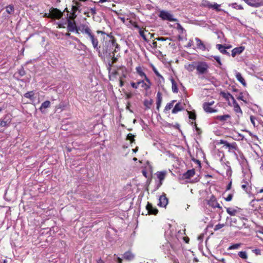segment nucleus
<instances>
[{
    "label": "nucleus",
    "instance_id": "nucleus-18",
    "mask_svg": "<svg viewBox=\"0 0 263 263\" xmlns=\"http://www.w3.org/2000/svg\"><path fill=\"white\" fill-rule=\"evenodd\" d=\"M183 109H184V108H183V106L182 105V104L180 102H178L175 105L172 112L173 114H175L177 113L178 111L183 110Z\"/></svg>",
    "mask_w": 263,
    "mask_h": 263
},
{
    "label": "nucleus",
    "instance_id": "nucleus-61",
    "mask_svg": "<svg viewBox=\"0 0 263 263\" xmlns=\"http://www.w3.org/2000/svg\"><path fill=\"white\" fill-rule=\"evenodd\" d=\"M119 50H120L119 46L118 49L117 48H116V46H115V48H114V49H113V53H112V54H115V53L118 52L119 51Z\"/></svg>",
    "mask_w": 263,
    "mask_h": 263
},
{
    "label": "nucleus",
    "instance_id": "nucleus-35",
    "mask_svg": "<svg viewBox=\"0 0 263 263\" xmlns=\"http://www.w3.org/2000/svg\"><path fill=\"white\" fill-rule=\"evenodd\" d=\"M6 12L9 14H13L14 12V6L12 5H9L6 8Z\"/></svg>",
    "mask_w": 263,
    "mask_h": 263
},
{
    "label": "nucleus",
    "instance_id": "nucleus-50",
    "mask_svg": "<svg viewBox=\"0 0 263 263\" xmlns=\"http://www.w3.org/2000/svg\"><path fill=\"white\" fill-rule=\"evenodd\" d=\"M97 33L98 34H99V33H101V34L103 35L104 36H103V39L105 40V35H106V39H108L109 38V36L107 34H106L104 32L102 31H100V30H98L97 31Z\"/></svg>",
    "mask_w": 263,
    "mask_h": 263
},
{
    "label": "nucleus",
    "instance_id": "nucleus-4",
    "mask_svg": "<svg viewBox=\"0 0 263 263\" xmlns=\"http://www.w3.org/2000/svg\"><path fill=\"white\" fill-rule=\"evenodd\" d=\"M88 36L91 42L93 47L98 52L99 55H100L101 54L100 46H98L99 42L97 39L92 32L88 35Z\"/></svg>",
    "mask_w": 263,
    "mask_h": 263
},
{
    "label": "nucleus",
    "instance_id": "nucleus-52",
    "mask_svg": "<svg viewBox=\"0 0 263 263\" xmlns=\"http://www.w3.org/2000/svg\"><path fill=\"white\" fill-rule=\"evenodd\" d=\"M109 58H111L112 64L116 63L118 59V58L115 57V54H111V56H110Z\"/></svg>",
    "mask_w": 263,
    "mask_h": 263
},
{
    "label": "nucleus",
    "instance_id": "nucleus-59",
    "mask_svg": "<svg viewBox=\"0 0 263 263\" xmlns=\"http://www.w3.org/2000/svg\"><path fill=\"white\" fill-rule=\"evenodd\" d=\"M193 41L192 40H190L189 43H187V45L186 46V47L187 48H189V47H191L193 46Z\"/></svg>",
    "mask_w": 263,
    "mask_h": 263
},
{
    "label": "nucleus",
    "instance_id": "nucleus-16",
    "mask_svg": "<svg viewBox=\"0 0 263 263\" xmlns=\"http://www.w3.org/2000/svg\"><path fill=\"white\" fill-rule=\"evenodd\" d=\"M208 204L214 208H219V209H221V206H220L219 204L217 202V201H216V199L212 197L208 201Z\"/></svg>",
    "mask_w": 263,
    "mask_h": 263
},
{
    "label": "nucleus",
    "instance_id": "nucleus-41",
    "mask_svg": "<svg viewBox=\"0 0 263 263\" xmlns=\"http://www.w3.org/2000/svg\"><path fill=\"white\" fill-rule=\"evenodd\" d=\"M189 115V118L191 119H192L193 120H196V116L195 114V112L194 111H187Z\"/></svg>",
    "mask_w": 263,
    "mask_h": 263
},
{
    "label": "nucleus",
    "instance_id": "nucleus-11",
    "mask_svg": "<svg viewBox=\"0 0 263 263\" xmlns=\"http://www.w3.org/2000/svg\"><path fill=\"white\" fill-rule=\"evenodd\" d=\"M248 5L253 7H259L263 5V0H243Z\"/></svg>",
    "mask_w": 263,
    "mask_h": 263
},
{
    "label": "nucleus",
    "instance_id": "nucleus-32",
    "mask_svg": "<svg viewBox=\"0 0 263 263\" xmlns=\"http://www.w3.org/2000/svg\"><path fill=\"white\" fill-rule=\"evenodd\" d=\"M221 94L222 96L228 101L229 100L230 98L232 99V101H234V100H235L234 97L232 95H231L230 93H225L224 92H222Z\"/></svg>",
    "mask_w": 263,
    "mask_h": 263
},
{
    "label": "nucleus",
    "instance_id": "nucleus-44",
    "mask_svg": "<svg viewBox=\"0 0 263 263\" xmlns=\"http://www.w3.org/2000/svg\"><path fill=\"white\" fill-rule=\"evenodd\" d=\"M173 104H172V103H167L165 107L164 111L165 112L168 111L173 107Z\"/></svg>",
    "mask_w": 263,
    "mask_h": 263
},
{
    "label": "nucleus",
    "instance_id": "nucleus-39",
    "mask_svg": "<svg viewBox=\"0 0 263 263\" xmlns=\"http://www.w3.org/2000/svg\"><path fill=\"white\" fill-rule=\"evenodd\" d=\"M201 5L203 7L211 9L212 4L207 0H203L201 2Z\"/></svg>",
    "mask_w": 263,
    "mask_h": 263
},
{
    "label": "nucleus",
    "instance_id": "nucleus-55",
    "mask_svg": "<svg viewBox=\"0 0 263 263\" xmlns=\"http://www.w3.org/2000/svg\"><path fill=\"white\" fill-rule=\"evenodd\" d=\"M8 126V123L5 121H2L0 123L1 127H7Z\"/></svg>",
    "mask_w": 263,
    "mask_h": 263
},
{
    "label": "nucleus",
    "instance_id": "nucleus-51",
    "mask_svg": "<svg viewBox=\"0 0 263 263\" xmlns=\"http://www.w3.org/2000/svg\"><path fill=\"white\" fill-rule=\"evenodd\" d=\"M252 252L255 253L256 255H259L261 254V251L259 249H253V250H252Z\"/></svg>",
    "mask_w": 263,
    "mask_h": 263
},
{
    "label": "nucleus",
    "instance_id": "nucleus-30",
    "mask_svg": "<svg viewBox=\"0 0 263 263\" xmlns=\"http://www.w3.org/2000/svg\"><path fill=\"white\" fill-rule=\"evenodd\" d=\"M171 81L172 83V91L174 93H177L178 91V89L176 83L173 78H171Z\"/></svg>",
    "mask_w": 263,
    "mask_h": 263
},
{
    "label": "nucleus",
    "instance_id": "nucleus-20",
    "mask_svg": "<svg viewBox=\"0 0 263 263\" xmlns=\"http://www.w3.org/2000/svg\"><path fill=\"white\" fill-rule=\"evenodd\" d=\"M195 41L197 42V47L198 49H200L203 51L205 50V46L200 39L198 37H196Z\"/></svg>",
    "mask_w": 263,
    "mask_h": 263
},
{
    "label": "nucleus",
    "instance_id": "nucleus-22",
    "mask_svg": "<svg viewBox=\"0 0 263 263\" xmlns=\"http://www.w3.org/2000/svg\"><path fill=\"white\" fill-rule=\"evenodd\" d=\"M203 108L204 110L208 113H212L217 112V110L211 107L209 104H203Z\"/></svg>",
    "mask_w": 263,
    "mask_h": 263
},
{
    "label": "nucleus",
    "instance_id": "nucleus-21",
    "mask_svg": "<svg viewBox=\"0 0 263 263\" xmlns=\"http://www.w3.org/2000/svg\"><path fill=\"white\" fill-rule=\"evenodd\" d=\"M233 107L234 110L236 113L240 114V115H242V111L239 105V104L236 102V100H234V101H233Z\"/></svg>",
    "mask_w": 263,
    "mask_h": 263
},
{
    "label": "nucleus",
    "instance_id": "nucleus-46",
    "mask_svg": "<svg viewBox=\"0 0 263 263\" xmlns=\"http://www.w3.org/2000/svg\"><path fill=\"white\" fill-rule=\"evenodd\" d=\"M17 72L21 77H23L26 74L25 71L23 67L18 70Z\"/></svg>",
    "mask_w": 263,
    "mask_h": 263
},
{
    "label": "nucleus",
    "instance_id": "nucleus-38",
    "mask_svg": "<svg viewBox=\"0 0 263 263\" xmlns=\"http://www.w3.org/2000/svg\"><path fill=\"white\" fill-rule=\"evenodd\" d=\"M196 64H194V63H192V64H189L188 65H187L186 66V69L189 71H193V70H194L195 69H196Z\"/></svg>",
    "mask_w": 263,
    "mask_h": 263
},
{
    "label": "nucleus",
    "instance_id": "nucleus-29",
    "mask_svg": "<svg viewBox=\"0 0 263 263\" xmlns=\"http://www.w3.org/2000/svg\"><path fill=\"white\" fill-rule=\"evenodd\" d=\"M50 101H46L45 102H44L42 104H41V107H40V110L42 111V112H44V109H46L48 107H49L50 106Z\"/></svg>",
    "mask_w": 263,
    "mask_h": 263
},
{
    "label": "nucleus",
    "instance_id": "nucleus-63",
    "mask_svg": "<svg viewBox=\"0 0 263 263\" xmlns=\"http://www.w3.org/2000/svg\"><path fill=\"white\" fill-rule=\"evenodd\" d=\"M214 101H212L211 102H205L203 104H209V106H212L214 104Z\"/></svg>",
    "mask_w": 263,
    "mask_h": 263
},
{
    "label": "nucleus",
    "instance_id": "nucleus-19",
    "mask_svg": "<svg viewBox=\"0 0 263 263\" xmlns=\"http://www.w3.org/2000/svg\"><path fill=\"white\" fill-rule=\"evenodd\" d=\"M195 174V172L194 169L189 170L183 174V177L185 179H190V178L194 176Z\"/></svg>",
    "mask_w": 263,
    "mask_h": 263
},
{
    "label": "nucleus",
    "instance_id": "nucleus-6",
    "mask_svg": "<svg viewBox=\"0 0 263 263\" xmlns=\"http://www.w3.org/2000/svg\"><path fill=\"white\" fill-rule=\"evenodd\" d=\"M159 16L163 20L172 22H176L177 21L176 18L173 17V15L172 14L165 11H161L160 13Z\"/></svg>",
    "mask_w": 263,
    "mask_h": 263
},
{
    "label": "nucleus",
    "instance_id": "nucleus-28",
    "mask_svg": "<svg viewBox=\"0 0 263 263\" xmlns=\"http://www.w3.org/2000/svg\"><path fill=\"white\" fill-rule=\"evenodd\" d=\"M34 92L33 91H28L24 94V97L29 99L31 101H33L34 99Z\"/></svg>",
    "mask_w": 263,
    "mask_h": 263
},
{
    "label": "nucleus",
    "instance_id": "nucleus-42",
    "mask_svg": "<svg viewBox=\"0 0 263 263\" xmlns=\"http://www.w3.org/2000/svg\"><path fill=\"white\" fill-rule=\"evenodd\" d=\"M152 104V100H145L144 102V105L146 108H149L151 105Z\"/></svg>",
    "mask_w": 263,
    "mask_h": 263
},
{
    "label": "nucleus",
    "instance_id": "nucleus-54",
    "mask_svg": "<svg viewBox=\"0 0 263 263\" xmlns=\"http://www.w3.org/2000/svg\"><path fill=\"white\" fill-rule=\"evenodd\" d=\"M250 118V121H251V122L252 123V124L253 125V126L254 127L256 126L255 122V120L256 119V118L255 117H254L253 116H251Z\"/></svg>",
    "mask_w": 263,
    "mask_h": 263
},
{
    "label": "nucleus",
    "instance_id": "nucleus-37",
    "mask_svg": "<svg viewBox=\"0 0 263 263\" xmlns=\"http://www.w3.org/2000/svg\"><path fill=\"white\" fill-rule=\"evenodd\" d=\"M143 80H139L137 83H135L133 82H131L130 85L133 88H134L135 89H137L138 88L139 85H140V84L143 85Z\"/></svg>",
    "mask_w": 263,
    "mask_h": 263
},
{
    "label": "nucleus",
    "instance_id": "nucleus-34",
    "mask_svg": "<svg viewBox=\"0 0 263 263\" xmlns=\"http://www.w3.org/2000/svg\"><path fill=\"white\" fill-rule=\"evenodd\" d=\"M241 245L242 244L241 243L233 244L229 247V248H228V250L238 249L241 247Z\"/></svg>",
    "mask_w": 263,
    "mask_h": 263
},
{
    "label": "nucleus",
    "instance_id": "nucleus-12",
    "mask_svg": "<svg viewBox=\"0 0 263 263\" xmlns=\"http://www.w3.org/2000/svg\"><path fill=\"white\" fill-rule=\"evenodd\" d=\"M78 32L80 31L82 33L86 34L87 35L92 32L90 28L85 24L80 25L78 28Z\"/></svg>",
    "mask_w": 263,
    "mask_h": 263
},
{
    "label": "nucleus",
    "instance_id": "nucleus-45",
    "mask_svg": "<svg viewBox=\"0 0 263 263\" xmlns=\"http://www.w3.org/2000/svg\"><path fill=\"white\" fill-rule=\"evenodd\" d=\"M177 29L178 30L180 33H183L184 32H185V30L184 28L181 26V25L179 23H177Z\"/></svg>",
    "mask_w": 263,
    "mask_h": 263
},
{
    "label": "nucleus",
    "instance_id": "nucleus-26",
    "mask_svg": "<svg viewBox=\"0 0 263 263\" xmlns=\"http://www.w3.org/2000/svg\"><path fill=\"white\" fill-rule=\"evenodd\" d=\"M135 255L130 251H127L124 254V259L131 260L134 259Z\"/></svg>",
    "mask_w": 263,
    "mask_h": 263
},
{
    "label": "nucleus",
    "instance_id": "nucleus-47",
    "mask_svg": "<svg viewBox=\"0 0 263 263\" xmlns=\"http://www.w3.org/2000/svg\"><path fill=\"white\" fill-rule=\"evenodd\" d=\"M134 137V135L129 133L127 136V139L130 140L131 142H134L135 141Z\"/></svg>",
    "mask_w": 263,
    "mask_h": 263
},
{
    "label": "nucleus",
    "instance_id": "nucleus-1",
    "mask_svg": "<svg viewBox=\"0 0 263 263\" xmlns=\"http://www.w3.org/2000/svg\"><path fill=\"white\" fill-rule=\"evenodd\" d=\"M115 46H116V48H119V45L116 42V40L114 38L111 39L108 38L106 40L102 43V48L101 54L99 56H102L104 58H110L111 56L112 53H113V49L115 48Z\"/></svg>",
    "mask_w": 263,
    "mask_h": 263
},
{
    "label": "nucleus",
    "instance_id": "nucleus-17",
    "mask_svg": "<svg viewBox=\"0 0 263 263\" xmlns=\"http://www.w3.org/2000/svg\"><path fill=\"white\" fill-rule=\"evenodd\" d=\"M144 80L146 82L143 81V85H141V87L143 88L145 90H147L150 88L152 83L147 76L144 78Z\"/></svg>",
    "mask_w": 263,
    "mask_h": 263
},
{
    "label": "nucleus",
    "instance_id": "nucleus-8",
    "mask_svg": "<svg viewBox=\"0 0 263 263\" xmlns=\"http://www.w3.org/2000/svg\"><path fill=\"white\" fill-rule=\"evenodd\" d=\"M49 15H50L51 18L60 19L63 16V13L62 11L57 8H52L50 13H49Z\"/></svg>",
    "mask_w": 263,
    "mask_h": 263
},
{
    "label": "nucleus",
    "instance_id": "nucleus-33",
    "mask_svg": "<svg viewBox=\"0 0 263 263\" xmlns=\"http://www.w3.org/2000/svg\"><path fill=\"white\" fill-rule=\"evenodd\" d=\"M220 5L218 4L217 3H214L211 5V9H214L217 12L223 11L222 9L220 8Z\"/></svg>",
    "mask_w": 263,
    "mask_h": 263
},
{
    "label": "nucleus",
    "instance_id": "nucleus-24",
    "mask_svg": "<svg viewBox=\"0 0 263 263\" xmlns=\"http://www.w3.org/2000/svg\"><path fill=\"white\" fill-rule=\"evenodd\" d=\"M217 48L219 50V51L224 54H227L228 55H230L229 52H228L226 50V48L224 46L221 45V44H217L216 45Z\"/></svg>",
    "mask_w": 263,
    "mask_h": 263
},
{
    "label": "nucleus",
    "instance_id": "nucleus-31",
    "mask_svg": "<svg viewBox=\"0 0 263 263\" xmlns=\"http://www.w3.org/2000/svg\"><path fill=\"white\" fill-rule=\"evenodd\" d=\"M136 70L137 73L139 74L141 77H143L144 78L146 77L145 73L143 71L142 68L140 66H138L136 68Z\"/></svg>",
    "mask_w": 263,
    "mask_h": 263
},
{
    "label": "nucleus",
    "instance_id": "nucleus-3",
    "mask_svg": "<svg viewBox=\"0 0 263 263\" xmlns=\"http://www.w3.org/2000/svg\"><path fill=\"white\" fill-rule=\"evenodd\" d=\"M196 67L197 71V74L201 75L205 74L208 72L209 66L206 62H199L196 63Z\"/></svg>",
    "mask_w": 263,
    "mask_h": 263
},
{
    "label": "nucleus",
    "instance_id": "nucleus-57",
    "mask_svg": "<svg viewBox=\"0 0 263 263\" xmlns=\"http://www.w3.org/2000/svg\"><path fill=\"white\" fill-rule=\"evenodd\" d=\"M237 99L238 100H242L244 102H246L244 100H243V94L242 92H240L239 95V96L238 97H237Z\"/></svg>",
    "mask_w": 263,
    "mask_h": 263
},
{
    "label": "nucleus",
    "instance_id": "nucleus-43",
    "mask_svg": "<svg viewBox=\"0 0 263 263\" xmlns=\"http://www.w3.org/2000/svg\"><path fill=\"white\" fill-rule=\"evenodd\" d=\"M224 226H225L224 224L218 223V224H216L215 226V227L214 228V230L215 231H217L219 230V229H220L222 228L223 227H224Z\"/></svg>",
    "mask_w": 263,
    "mask_h": 263
},
{
    "label": "nucleus",
    "instance_id": "nucleus-62",
    "mask_svg": "<svg viewBox=\"0 0 263 263\" xmlns=\"http://www.w3.org/2000/svg\"><path fill=\"white\" fill-rule=\"evenodd\" d=\"M167 39V38H164L163 37H158L157 38V40L158 41H166V40Z\"/></svg>",
    "mask_w": 263,
    "mask_h": 263
},
{
    "label": "nucleus",
    "instance_id": "nucleus-7",
    "mask_svg": "<svg viewBox=\"0 0 263 263\" xmlns=\"http://www.w3.org/2000/svg\"><path fill=\"white\" fill-rule=\"evenodd\" d=\"M67 30L69 32H76V33L79 34L78 28L74 21L72 22L69 18L67 19Z\"/></svg>",
    "mask_w": 263,
    "mask_h": 263
},
{
    "label": "nucleus",
    "instance_id": "nucleus-9",
    "mask_svg": "<svg viewBox=\"0 0 263 263\" xmlns=\"http://www.w3.org/2000/svg\"><path fill=\"white\" fill-rule=\"evenodd\" d=\"M220 143L222 144L225 148H228L229 152L233 150H237V144L235 142L230 143L227 141L221 140Z\"/></svg>",
    "mask_w": 263,
    "mask_h": 263
},
{
    "label": "nucleus",
    "instance_id": "nucleus-2",
    "mask_svg": "<svg viewBox=\"0 0 263 263\" xmlns=\"http://www.w3.org/2000/svg\"><path fill=\"white\" fill-rule=\"evenodd\" d=\"M227 220H230V226L241 229L245 227V221H247L248 219L246 217L239 216L238 219L236 218H229L228 217Z\"/></svg>",
    "mask_w": 263,
    "mask_h": 263
},
{
    "label": "nucleus",
    "instance_id": "nucleus-15",
    "mask_svg": "<svg viewBox=\"0 0 263 263\" xmlns=\"http://www.w3.org/2000/svg\"><path fill=\"white\" fill-rule=\"evenodd\" d=\"M245 50V47L240 46L236 47L232 50V56L235 57L236 55L241 53Z\"/></svg>",
    "mask_w": 263,
    "mask_h": 263
},
{
    "label": "nucleus",
    "instance_id": "nucleus-13",
    "mask_svg": "<svg viewBox=\"0 0 263 263\" xmlns=\"http://www.w3.org/2000/svg\"><path fill=\"white\" fill-rule=\"evenodd\" d=\"M168 204V199L164 193L159 197V202L158 205L161 207H165Z\"/></svg>",
    "mask_w": 263,
    "mask_h": 263
},
{
    "label": "nucleus",
    "instance_id": "nucleus-25",
    "mask_svg": "<svg viewBox=\"0 0 263 263\" xmlns=\"http://www.w3.org/2000/svg\"><path fill=\"white\" fill-rule=\"evenodd\" d=\"M162 96L161 93L159 91L157 94V109L158 110L159 109V108L161 106V102H162Z\"/></svg>",
    "mask_w": 263,
    "mask_h": 263
},
{
    "label": "nucleus",
    "instance_id": "nucleus-48",
    "mask_svg": "<svg viewBox=\"0 0 263 263\" xmlns=\"http://www.w3.org/2000/svg\"><path fill=\"white\" fill-rule=\"evenodd\" d=\"M243 182L244 184H242L241 187L243 190L247 192L248 190V182L245 180H243Z\"/></svg>",
    "mask_w": 263,
    "mask_h": 263
},
{
    "label": "nucleus",
    "instance_id": "nucleus-10",
    "mask_svg": "<svg viewBox=\"0 0 263 263\" xmlns=\"http://www.w3.org/2000/svg\"><path fill=\"white\" fill-rule=\"evenodd\" d=\"M226 211L230 215L235 216H238L242 210L237 206H235L234 208H227Z\"/></svg>",
    "mask_w": 263,
    "mask_h": 263
},
{
    "label": "nucleus",
    "instance_id": "nucleus-40",
    "mask_svg": "<svg viewBox=\"0 0 263 263\" xmlns=\"http://www.w3.org/2000/svg\"><path fill=\"white\" fill-rule=\"evenodd\" d=\"M153 70L157 77L160 78L163 82L164 81V79L163 77V76L160 74V73L158 72V71L155 67H153Z\"/></svg>",
    "mask_w": 263,
    "mask_h": 263
},
{
    "label": "nucleus",
    "instance_id": "nucleus-53",
    "mask_svg": "<svg viewBox=\"0 0 263 263\" xmlns=\"http://www.w3.org/2000/svg\"><path fill=\"white\" fill-rule=\"evenodd\" d=\"M139 34H140V36L142 37V39L144 41H147L146 37L145 35L144 34V31H142V30H140Z\"/></svg>",
    "mask_w": 263,
    "mask_h": 263
},
{
    "label": "nucleus",
    "instance_id": "nucleus-23",
    "mask_svg": "<svg viewBox=\"0 0 263 263\" xmlns=\"http://www.w3.org/2000/svg\"><path fill=\"white\" fill-rule=\"evenodd\" d=\"M236 78L237 80L242 84L243 86H246L247 83L240 72H237L236 73Z\"/></svg>",
    "mask_w": 263,
    "mask_h": 263
},
{
    "label": "nucleus",
    "instance_id": "nucleus-60",
    "mask_svg": "<svg viewBox=\"0 0 263 263\" xmlns=\"http://www.w3.org/2000/svg\"><path fill=\"white\" fill-rule=\"evenodd\" d=\"M90 10L92 14L95 15L96 14V9L95 7L91 8Z\"/></svg>",
    "mask_w": 263,
    "mask_h": 263
},
{
    "label": "nucleus",
    "instance_id": "nucleus-5",
    "mask_svg": "<svg viewBox=\"0 0 263 263\" xmlns=\"http://www.w3.org/2000/svg\"><path fill=\"white\" fill-rule=\"evenodd\" d=\"M166 174V171L158 172L156 174L158 179L159 180L156 186L155 185L154 191L157 190L162 185V181L164 179Z\"/></svg>",
    "mask_w": 263,
    "mask_h": 263
},
{
    "label": "nucleus",
    "instance_id": "nucleus-58",
    "mask_svg": "<svg viewBox=\"0 0 263 263\" xmlns=\"http://www.w3.org/2000/svg\"><path fill=\"white\" fill-rule=\"evenodd\" d=\"M72 12H73L74 13H76V12L77 11H79L80 12V10L79 9V8H78V7H77L76 6H73L72 7Z\"/></svg>",
    "mask_w": 263,
    "mask_h": 263
},
{
    "label": "nucleus",
    "instance_id": "nucleus-27",
    "mask_svg": "<svg viewBox=\"0 0 263 263\" xmlns=\"http://www.w3.org/2000/svg\"><path fill=\"white\" fill-rule=\"evenodd\" d=\"M230 118L231 116L229 115H224L222 116H217L215 117V119L220 121H225Z\"/></svg>",
    "mask_w": 263,
    "mask_h": 263
},
{
    "label": "nucleus",
    "instance_id": "nucleus-36",
    "mask_svg": "<svg viewBox=\"0 0 263 263\" xmlns=\"http://www.w3.org/2000/svg\"><path fill=\"white\" fill-rule=\"evenodd\" d=\"M238 255L239 257L242 259H247L248 257L246 251H240L238 252Z\"/></svg>",
    "mask_w": 263,
    "mask_h": 263
},
{
    "label": "nucleus",
    "instance_id": "nucleus-49",
    "mask_svg": "<svg viewBox=\"0 0 263 263\" xmlns=\"http://www.w3.org/2000/svg\"><path fill=\"white\" fill-rule=\"evenodd\" d=\"M212 57L216 61V62L218 63V64L219 65H222V63H221V60H220V58L219 56L215 55V56H213Z\"/></svg>",
    "mask_w": 263,
    "mask_h": 263
},
{
    "label": "nucleus",
    "instance_id": "nucleus-14",
    "mask_svg": "<svg viewBox=\"0 0 263 263\" xmlns=\"http://www.w3.org/2000/svg\"><path fill=\"white\" fill-rule=\"evenodd\" d=\"M146 208L149 214L156 215L158 212V210L154 208L149 202L147 204Z\"/></svg>",
    "mask_w": 263,
    "mask_h": 263
},
{
    "label": "nucleus",
    "instance_id": "nucleus-64",
    "mask_svg": "<svg viewBox=\"0 0 263 263\" xmlns=\"http://www.w3.org/2000/svg\"><path fill=\"white\" fill-rule=\"evenodd\" d=\"M97 263H104V261L100 258L99 259H98V260H97Z\"/></svg>",
    "mask_w": 263,
    "mask_h": 263
},
{
    "label": "nucleus",
    "instance_id": "nucleus-56",
    "mask_svg": "<svg viewBox=\"0 0 263 263\" xmlns=\"http://www.w3.org/2000/svg\"><path fill=\"white\" fill-rule=\"evenodd\" d=\"M233 194H230L226 198H225V200L227 201H230L232 199Z\"/></svg>",
    "mask_w": 263,
    "mask_h": 263
}]
</instances>
